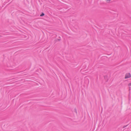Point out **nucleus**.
I'll return each instance as SVG.
<instances>
[{
	"mask_svg": "<svg viewBox=\"0 0 131 131\" xmlns=\"http://www.w3.org/2000/svg\"><path fill=\"white\" fill-rule=\"evenodd\" d=\"M131 77V75L130 73H127L125 75V79H127Z\"/></svg>",
	"mask_w": 131,
	"mask_h": 131,
	"instance_id": "1",
	"label": "nucleus"
},
{
	"mask_svg": "<svg viewBox=\"0 0 131 131\" xmlns=\"http://www.w3.org/2000/svg\"><path fill=\"white\" fill-rule=\"evenodd\" d=\"M45 14L43 13H42L40 15V16H42L44 15Z\"/></svg>",
	"mask_w": 131,
	"mask_h": 131,
	"instance_id": "2",
	"label": "nucleus"
},
{
	"mask_svg": "<svg viewBox=\"0 0 131 131\" xmlns=\"http://www.w3.org/2000/svg\"><path fill=\"white\" fill-rule=\"evenodd\" d=\"M111 0H106V1L107 3H109L110 1Z\"/></svg>",
	"mask_w": 131,
	"mask_h": 131,
	"instance_id": "3",
	"label": "nucleus"
},
{
	"mask_svg": "<svg viewBox=\"0 0 131 131\" xmlns=\"http://www.w3.org/2000/svg\"><path fill=\"white\" fill-rule=\"evenodd\" d=\"M74 112H75V113H77V111L76 109H75V108L74 109Z\"/></svg>",
	"mask_w": 131,
	"mask_h": 131,
	"instance_id": "4",
	"label": "nucleus"
},
{
	"mask_svg": "<svg viewBox=\"0 0 131 131\" xmlns=\"http://www.w3.org/2000/svg\"><path fill=\"white\" fill-rule=\"evenodd\" d=\"M128 86H131V83H129L128 84Z\"/></svg>",
	"mask_w": 131,
	"mask_h": 131,
	"instance_id": "5",
	"label": "nucleus"
},
{
	"mask_svg": "<svg viewBox=\"0 0 131 131\" xmlns=\"http://www.w3.org/2000/svg\"><path fill=\"white\" fill-rule=\"evenodd\" d=\"M126 126H124L123 127V128H125V127H126Z\"/></svg>",
	"mask_w": 131,
	"mask_h": 131,
	"instance_id": "6",
	"label": "nucleus"
},
{
	"mask_svg": "<svg viewBox=\"0 0 131 131\" xmlns=\"http://www.w3.org/2000/svg\"><path fill=\"white\" fill-rule=\"evenodd\" d=\"M58 40H59V41H60V39H58Z\"/></svg>",
	"mask_w": 131,
	"mask_h": 131,
	"instance_id": "7",
	"label": "nucleus"
}]
</instances>
